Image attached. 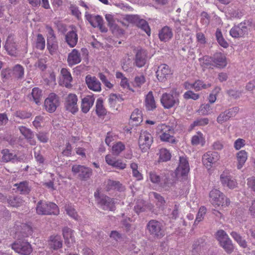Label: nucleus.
<instances>
[{"instance_id": "f257e3e1", "label": "nucleus", "mask_w": 255, "mask_h": 255, "mask_svg": "<svg viewBox=\"0 0 255 255\" xmlns=\"http://www.w3.org/2000/svg\"><path fill=\"white\" fill-rule=\"evenodd\" d=\"M146 229L149 235L155 239H161L165 235L163 224L156 220H150L147 224Z\"/></svg>"}, {"instance_id": "f03ea898", "label": "nucleus", "mask_w": 255, "mask_h": 255, "mask_svg": "<svg viewBox=\"0 0 255 255\" xmlns=\"http://www.w3.org/2000/svg\"><path fill=\"white\" fill-rule=\"evenodd\" d=\"M36 212L39 215H58V206L52 202H46L40 201L36 206Z\"/></svg>"}, {"instance_id": "7ed1b4c3", "label": "nucleus", "mask_w": 255, "mask_h": 255, "mask_svg": "<svg viewBox=\"0 0 255 255\" xmlns=\"http://www.w3.org/2000/svg\"><path fill=\"white\" fill-rule=\"evenodd\" d=\"M209 196L210 202L214 206H228L230 204V200L218 189H212Z\"/></svg>"}, {"instance_id": "20e7f679", "label": "nucleus", "mask_w": 255, "mask_h": 255, "mask_svg": "<svg viewBox=\"0 0 255 255\" xmlns=\"http://www.w3.org/2000/svg\"><path fill=\"white\" fill-rule=\"evenodd\" d=\"M156 132L160 134V139L162 141L168 142L171 143L176 142V140L170 133H173V129L165 124L159 125L156 128Z\"/></svg>"}, {"instance_id": "39448f33", "label": "nucleus", "mask_w": 255, "mask_h": 255, "mask_svg": "<svg viewBox=\"0 0 255 255\" xmlns=\"http://www.w3.org/2000/svg\"><path fill=\"white\" fill-rule=\"evenodd\" d=\"M216 238L221 247L228 254H231L234 249L231 240L226 232L222 230L218 231L216 233Z\"/></svg>"}, {"instance_id": "423d86ee", "label": "nucleus", "mask_w": 255, "mask_h": 255, "mask_svg": "<svg viewBox=\"0 0 255 255\" xmlns=\"http://www.w3.org/2000/svg\"><path fill=\"white\" fill-rule=\"evenodd\" d=\"M11 248L21 255H29L32 251L31 245L24 240H17L11 244Z\"/></svg>"}, {"instance_id": "0eeeda50", "label": "nucleus", "mask_w": 255, "mask_h": 255, "mask_svg": "<svg viewBox=\"0 0 255 255\" xmlns=\"http://www.w3.org/2000/svg\"><path fill=\"white\" fill-rule=\"evenodd\" d=\"M153 142V137L148 131H141L138 139L139 147L142 152H146Z\"/></svg>"}, {"instance_id": "6e6552de", "label": "nucleus", "mask_w": 255, "mask_h": 255, "mask_svg": "<svg viewBox=\"0 0 255 255\" xmlns=\"http://www.w3.org/2000/svg\"><path fill=\"white\" fill-rule=\"evenodd\" d=\"M47 46L51 54H53L57 51L58 46L53 30L51 27L47 26Z\"/></svg>"}, {"instance_id": "1a4fd4ad", "label": "nucleus", "mask_w": 255, "mask_h": 255, "mask_svg": "<svg viewBox=\"0 0 255 255\" xmlns=\"http://www.w3.org/2000/svg\"><path fill=\"white\" fill-rule=\"evenodd\" d=\"M219 158L220 155L217 152L208 151L203 155L202 162L204 166L209 169L219 160Z\"/></svg>"}, {"instance_id": "9d476101", "label": "nucleus", "mask_w": 255, "mask_h": 255, "mask_svg": "<svg viewBox=\"0 0 255 255\" xmlns=\"http://www.w3.org/2000/svg\"><path fill=\"white\" fill-rule=\"evenodd\" d=\"M72 171L74 174H78L79 178L84 180L89 178L92 172L90 168L80 165H73Z\"/></svg>"}, {"instance_id": "9b49d317", "label": "nucleus", "mask_w": 255, "mask_h": 255, "mask_svg": "<svg viewBox=\"0 0 255 255\" xmlns=\"http://www.w3.org/2000/svg\"><path fill=\"white\" fill-rule=\"evenodd\" d=\"M172 74V72L169 67L165 64L158 66L156 71V77L158 80L161 82H164L169 79Z\"/></svg>"}, {"instance_id": "f8f14e48", "label": "nucleus", "mask_w": 255, "mask_h": 255, "mask_svg": "<svg viewBox=\"0 0 255 255\" xmlns=\"http://www.w3.org/2000/svg\"><path fill=\"white\" fill-rule=\"evenodd\" d=\"M59 105L58 97L54 93H50L45 100L44 106L46 110L55 112Z\"/></svg>"}, {"instance_id": "ddd939ff", "label": "nucleus", "mask_w": 255, "mask_h": 255, "mask_svg": "<svg viewBox=\"0 0 255 255\" xmlns=\"http://www.w3.org/2000/svg\"><path fill=\"white\" fill-rule=\"evenodd\" d=\"M160 102L165 109H169L179 103L178 99L172 95L167 93L162 94Z\"/></svg>"}, {"instance_id": "4468645a", "label": "nucleus", "mask_w": 255, "mask_h": 255, "mask_svg": "<svg viewBox=\"0 0 255 255\" xmlns=\"http://www.w3.org/2000/svg\"><path fill=\"white\" fill-rule=\"evenodd\" d=\"M126 19L131 22L136 23V25L144 31L148 36L150 35V29L145 20L139 19L137 16L131 15H127Z\"/></svg>"}, {"instance_id": "2eb2a0df", "label": "nucleus", "mask_w": 255, "mask_h": 255, "mask_svg": "<svg viewBox=\"0 0 255 255\" xmlns=\"http://www.w3.org/2000/svg\"><path fill=\"white\" fill-rule=\"evenodd\" d=\"M248 28L245 22H241L231 28L230 34L234 38L242 37L248 33Z\"/></svg>"}, {"instance_id": "dca6fc26", "label": "nucleus", "mask_w": 255, "mask_h": 255, "mask_svg": "<svg viewBox=\"0 0 255 255\" xmlns=\"http://www.w3.org/2000/svg\"><path fill=\"white\" fill-rule=\"evenodd\" d=\"M220 180L224 186H227L230 189H234L237 186L236 180L227 172H223L221 174Z\"/></svg>"}, {"instance_id": "f3484780", "label": "nucleus", "mask_w": 255, "mask_h": 255, "mask_svg": "<svg viewBox=\"0 0 255 255\" xmlns=\"http://www.w3.org/2000/svg\"><path fill=\"white\" fill-rule=\"evenodd\" d=\"M85 82L90 90L94 92L101 91V83L96 77L88 75L85 78Z\"/></svg>"}, {"instance_id": "a211bd4d", "label": "nucleus", "mask_w": 255, "mask_h": 255, "mask_svg": "<svg viewBox=\"0 0 255 255\" xmlns=\"http://www.w3.org/2000/svg\"><path fill=\"white\" fill-rule=\"evenodd\" d=\"M60 74V84L68 88H71L72 77L70 72L66 68H63L61 69Z\"/></svg>"}, {"instance_id": "6ab92c4d", "label": "nucleus", "mask_w": 255, "mask_h": 255, "mask_svg": "<svg viewBox=\"0 0 255 255\" xmlns=\"http://www.w3.org/2000/svg\"><path fill=\"white\" fill-rule=\"evenodd\" d=\"M189 170V165L187 159L183 156L180 157L179 164L176 170V174L182 176L186 175Z\"/></svg>"}, {"instance_id": "aec40b11", "label": "nucleus", "mask_w": 255, "mask_h": 255, "mask_svg": "<svg viewBox=\"0 0 255 255\" xmlns=\"http://www.w3.org/2000/svg\"><path fill=\"white\" fill-rule=\"evenodd\" d=\"M99 204L104 210L113 211L115 210V200L107 196H102L99 198Z\"/></svg>"}, {"instance_id": "412c9836", "label": "nucleus", "mask_w": 255, "mask_h": 255, "mask_svg": "<svg viewBox=\"0 0 255 255\" xmlns=\"http://www.w3.org/2000/svg\"><path fill=\"white\" fill-rule=\"evenodd\" d=\"M105 160L108 164L115 167L118 169L124 170L127 167V164L121 159H116L111 157L110 155H107Z\"/></svg>"}, {"instance_id": "4be33fe9", "label": "nucleus", "mask_w": 255, "mask_h": 255, "mask_svg": "<svg viewBox=\"0 0 255 255\" xmlns=\"http://www.w3.org/2000/svg\"><path fill=\"white\" fill-rule=\"evenodd\" d=\"M146 60V51L141 48L137 49L135 58V63L136 66L139 68L143 67L145 64Z\"/></svg>"}, {"instance_id": "5701e85b", "label": "nucleus", "mask_w": 255, "mask_h": 255, "mask_svg": "<svg viewBox=\"0 0 255 255\" xmlns=\"http://www.w3.org/2000/svg\"><path fill=\"white\" fill-rule=\"evenodd\" d=\"M77 97L75 94H69L66 100V109L69 112H77L78 110L77 102Z\"/></svg>"}, {"instance_id": "b1692460", "label": "nucleus", "mask_w": 255, "mask_h": 255, "mask_svg": "<svg viewBox=\"0 0 255 255\" xmlns=\"http://www.w3.org/2000/svg\"><path fill=\"white\" fill-rule=\"evenodd\" d=\"M66 42L70 47H75L78 42V36L75 28L68 31L65 36Z\"/></svg>"}, {"instance_id": "393cba45", "label": "nucleus", "mask_w": 255, "mask_h": 255, "mask_svg": "<svg viewBox=\"0 0 255 255\" xmlns=\"http://www.w3.org/2000/svg\"><path fill=\"white\" fill-rule=\"evenodd\" d=\"M227 62L225 55L221 53H217L213 55V66L223 68L226 66Z\"/></svg>"}, {"instance_id": "a878e982", "label": "nucleus", "mask_w": 255, "mask_h": 255, "mask_svg": "<svg viewBox=\"0 0 255 255\" xmlns=\"http://www.w3.org/2000/svg\"><path fill=\"white\" fill-rule=\"evenodd\" d=\"M81 61V54L77 49H73L68 54L67 61L69 66H72L78 64Z\"/></svg>"}, {"instance_id": "bb28decb", "label": "nucleus", "mask_w": 255, "mask_h": 255, "mask_svg": "<svg viewBox=\"0 0 255 255\" xmlns=\"http://www.w3.org/2000/svg\"><path fill=\"white\" fill-rule=\"evenodd\" d=\"M158 36L161 41L166 42L169 41L173 36L172 29L168 26L163 27L159 31Z\"/></svg>"}, {"instance_id": "cd10ccee", "label": "nucleus", "mask_w": 255, "mask_h": 255, "mask_svg": "<svg viewBox=\"0 0 255 255\" xmlns=\"http://www.w3.org/2000/svg\"><path fill=\"white\" fill-rule=\"evenodd\" d=\"M144 106L148 111H153L155 109L156 106L152 92L149 91L145 96Z\"/></svg>"}, {"instance_id": "c85d7f7f", "label": "nucleus", "mask_w": 255, "mask_h": 255, "mask_svg": "<svg viewBox=\"0 0 255 255\" xmlns=\"http://www.w3.org/2000/svg\"><path fill=\"white\" fill-rule=\"evenodd\" d=\"M42 97V90L37 87L34 88L31 93L28 95L29 100L34 102L36 104L40 103Z\"/></svg>"}, {"instance_id": "c756f323", "label": "nucleus", "mask_w": 255, "mask_h": 255, "mask_svg": "<svg viewBox=\"0 0 255 255\" xmlns=\"http://www.w3.org/2000/svg\"><path fill=\"white\" fill-rule=\"evenodd\" d=\"M4 48L8 54L11 56H16L17 54L16 45L12 39L8 38L4 45Z\"/></svg>"}, {"instance_id": "7c9ffc66", "label": "nucleus", "mask_w": 255, "mask_h": 255, "mask_svg": "<svg viewBox=\"0 0 255 255\" xmlns=\"http://www.w3.org/2000/svg\"><path fill=\"white\" fill-rule=\"evenodd\" d=\"M94 98L91 96H87L82 100L81 107L82 112H88L93 106Z\"/></svg>"}, {"instance_id": "2f4dec72", "label": "nucleus", "mask_w": 255, "mask_h": 255, "mask_svg": "<svg viewBox=\"0 0 255 255\" xmlns=\"http://www.w3.org/2000/svg\"><path fill=\"white\" fill-rule=\"evenodd\" d=\"M106 188L108 191L117 190L119 191H123L125 190L124 186L120 181L111 179L108 180Z\"/></svg>"}, {"instance_id": "473e14b6", "label": "nucleus", "mask_w": 255, "mask_h": 255, "mask_svg": "<svg viewBox=\"0 0 255 255\" xmlns=\"http://www.w3.org/2000/svg\"><path fill=\"white\" fill-rule=\"evenodd\" d=\"M16 187L17 192L21 194H27L30 191V187L26 181L20 182L19 183H16L14 185Z\"/></svg>"}, {"instance_id": "72a5a7b5", "label": "nucleus", "mask_w": 255, "mask_h": 255, "mask_svg": "<svg viewBox=\"0 0 255 255\" xmlns=\"http://www.w3.org/2000/svg\"><path fill=\"white\" fill-rule=\"evenodd\" d=\"M49 245L54 250H57L62 246V241L60 236H51L50 237Z\"/></svg>"}, {"instance_id": "f704fd0d", "label": "nucleus", "mask_w": 255, "mask_h": 255, "mask_svg": "<svg viewBox=\"0 0 255 255\" xmlns=\"http://www.w3.org/2000/svg\"><path fill=\"white\" fill-rule=\"evenodd\" d=\"M247 158V152L244 150H241L237 153V158L238 160L237 168L238 169H240L242 168Z\"/></svg>"}, {"instance_id": "c9c22d12", "label": "nucleus", "mask_w": 255, "mask_h": 255, "mask_svg": "<svg viewBox=\"0 0 255 255\" xmlns=\"http://www.w3.org/2000/svg\"><path fill=\"white\" fill-rule=\"evenodd\" d=\"M11 72L12 76L17 79H21L24 75V68L19 65L17 64L13 68Z\"/></svg>"}, {"instance_id": "e433bc0d", "label": "nucleus", "mask_w": 255, "mask_h": 255, "mask_svg": "<svg viewBox=\"0 0 255 255\" xmlns=\"http://www.w3.org/2000/svg\"><path fill=\"white\" fill-rule=\"evenodd\" d=\"M7 201L11 206L16 208L22 206L24 203V201L19 196L9 197Z\"/></svg>"}, {"instance_id": "4c0bfd02", "label": "nucleus", "mask_w": 255, "mask_h": 255, "mask_svg": "<svg viewBox=\"0 0 255 255\" xmlns=\"http://www.w3.org/2000/svg\"><path fill=\"white\" fill-rule=\"evenodd\" d=\"M211 86V83L206 84L200 80H197L193 83V89L196 91H199L203 89H206Z\"/></svg>"}, {"instance_id": "58836bf2", "label": "nucleus", "mask_w": 255, "mask_h": 255, "mask_svg": "<svg viewBox=\"0 0 255 255\" xmlns=\"http://www.w3.org/2000/svg\"><path fill=\"white\" fill-rule=\"evenodd\" d=\"M65 210L66 214L75 220H78L79 216L74 208L71 204H66L65 206Z\"/></svg>"}, {"instance_id": "ea45409f", "label": "nucleus", "mask_w": 255, "mask_h": 255, "mask_svg": "<svg viewBox=\"0 0 255 255\" xmlns=\"http://www.w3.org/2000/svg\"><path fill=\"white\" fill-rule=\"evenodd\" d=\"M174 185V180L169 177H166L160 183V186L166 191L169 190Z\"/></svg>"}, {"instance_id": "a19ab883", "label": "nucleus", "mask_w": 255, "mask_h": 255, "mask_svg": "<svg viewBox=\"0 0 255 255\" xmlns=\"http://www.w3.org/2000/svg\"><path fill=\"white\" fill-rule=\"evenodd\" d=\"M130 167L131 169L133 176L138 181L142 180V175L138 170V164L135 162H131L130 164Z\"/></svg>"}, {"instance_id": "79ce46f5", "label": "nucleus", "mask_w": 255, "mask_h": 255, "mask_svg": "<svg viewBox=\"0 0 255 255\" xmlns=\"http://www.w3.org/2000/svg\"><path fill=\"white\" fill-rule=\"evenodd\" d=\"M63 236L66 242L69 243L70 241H74L73 231L68 227H65L63 229Z\"/></svg>"}, {"instance_id": "37998d69", "label": "nucleus", "mask_w": 255, "mask_h": 255, "mask_svg": "<svg viewBox=\"0 0 255 255\" xmlns=\"http://www.w3.org/2000/svg\"><path fill=\"white\" fill-rule=\"evenodd\" d=\"M20 133L24 136L27 139H31L34 137V134L33 132L24 126H20L18 128Z\"/></svg>"}, {"instance_id": "c03bdc74", "label": "nucleus", "mask_w": 255, "mask_h": 255, "mask_svg": "<svg viewBox=\"0 0 255 255\" xmlns=\"http://www.w3.org/2000/svg\"><path fill=\"white\" fill-rule=\"evenodd\" d=\"M216 37L218 43L224 48H227L229 46L228 42L224 38L222 32L219 29L216 31Z\"/></svg>"}, {"instance_id": "a18cd8bd", "label": "nucleus", "mask_w": 255, "mask_h": 255, "mask_svg": "<svg viewBox=\"0 0 255 255\" xmlns=\"http://www.w3.org/2000/svg\"><path fill=\"white\" fill-rule=\"evenodd\" d=\"M1 153L2 154V160L5 162H9L16 157L15 154L10 153L7 149H3Z\"/></svg>"}, {"instance_id": "49530a36", "label": "nucleus", "mask_w": 255, "mask_h": 255, "mask_svg": "<svg viewBox=\"0 0 255 255\" xmlns=\"http://www.w3.org/2000/svg\"><path fill=\"white\" fill-rule=\"evenodd\" d=\"M171 158V154L169 151L165 148L161 149L159 151V161L166 162Z\"/></svg>"}, {"instance_id": "de8ad7c7", "label": "nucleus", "mask_w": 255, "mask_h": 255, "mask_svg": "<svg viewBox=\"0 0 255 255\" xmlns=\"http://www.w3.org/2000/svg\"><path fill=\"white\" fill-rule=\"evenodd\" d=\"M125 149V144L123 142L119 141L114 144L112 147V152L114 155H118Z\"/></svg>"}, {"instance_id": "09e8293b", "label": "nucleus", "mask_w": 255, "mask_h": 255, "mask_svg": "<svg viewBox=\"0 0 255 255\" xmlns=\"http://www.w3.org/2000/svg\"><path fill=\"white\" fill-rule=\"evenodd\" d=\"M231 236L237 241L240 246L244 248L247 247V245L246 241L243 239L242 237L237 233L232 232L231 233Z\"/></svg>"}, {"instance_id": "8fccbe9b", "label": "nucleus", "mask_w": 255, "mask_h": 255, "mask_svg": "<svg viewBox=\"0 0 255 255\" xmlns=\"http://www.w3.org/2000/svg\"><path fill=\"white\" fill-rule=\"evenodd\" d=\"M47 58L46 56H43L39 58L35 63L34 66L41 71H44L47 68L46 62Z\"/></svg>"}, {"instance_id": "3c124183", "label": "nucleus", "mask_w": 255, "mask_h": 255, "mask_svg": "<svg viewBox=\"0 0 255 255\" xmlns=\"http://www.w3.org/2000/svg\"><path fill=\"white\" fill-rule=\"evenodd\" d=\"M130 120L134 125L137 126L142 121L141 113H132Z\"/></svg>"}, {"instance_id": "603ef678", "label": "nucleus", "mask_w": 255, "mask_h": 255, "mask_svg": "<svg viewBox=\"0 0 255 255\" xmlns=\"http://www.w3.org/2000/svg\"><path fill=\"white\" fill-rule=\"evenodd\" d=\"M45 46V39L41 34H38L37 36L36 41V47L40 50H43Z\"/></svg>"}, {"instance_id": "864d4df0", "label": "nucleus", "mask_w": 255, "mask_h": 255, "mask_svg": "<svg viewBox=\"0 0 255 255\" xmlns=\"http://www.w3.org/2000/svg\"><path fill=\"white\" fill-rule=\"evenodd\" d=\"M183 98L186 100L192 99L197 100L200 98V95L194 93L192 91L189 90L184 94Z\"/></svg>"}, {"instance_id": "5fc2aeb1", "label": "nucleus", "mask_w": 255, "mask_h": 255, "mask_svg": "<svg viewBox=\"0 0 255 255\" xmlns=\"http://www.w3.org/2000/svg\"><path fill=\"white\" fill-rule=\"evenodd\" d=\"M204 140L203 134L200 132H198L196 135L192 137L191 143L193 145H196L202 142Z\"/></svg>"}, {"instance_id": "6e6d98bb", "label": "nucleus", "mask_w": 255, "mask_h": 255, "mask_svg": "<svg viewBox=\"0 0 255 255\" xmlns=\"http://www.w3.org/2000/svg\"><path fill=\"white\" fill-rule=\"evenodd\" d=\"M206 213V208L204 207H201L199 210L194 224H197L201 221H202L203 219H204V216L205 215Z\"/></svg>"}, {"instance_id": "4d7b16f0", "label": "nucleus", "mask_w": 255, "mask_h": 255, "mask_svg": "<svg viewBox=\"0 0 255 255\" xmlns=\"http://www.w3.org/2000/svg\"><path fill=\"white\" fill-rule=\"evenodd\" d=\"M231 117V114L230 113H221L218 116L217 121L218 123L222 124L228 120Z\"/></svg>"}, {"instance_id": "13d9d810", "label": "nucleus", "mask_w": 255, "mask_h": 255, "mask_svg": "<svg viewBox=\"0 0 255 255\" xmlns=\"http://www.w3.org/2000/svg\"><path fill=\"white\" fill-rule=\"evenodd\" d=\"M152 194L157 201V205L163 209L166 203L164 198L156 192H152Z\"/></svg>"}, {"instance_id": "bf43d9fd", "label": "nucleus", "mask_w": 255, "mask_h": 255, "mask_svg": "<svg viewBox=\"0 0 255 255\" xmlns=\"http://www.w3.org/2000/svg\"><path fill=\"white\" fill-rule=\"evenodd\" d=\"M93 20L91 21V25L94 27H99L101 28L103 24V18L99 15H95Z\"/></svg>"}, {"instance_id": "052dcab7", "label": "nucleus", "mask_w": 255, "mask_h": 255, "mask_svg": "<svg viewBox=\"0 0 255 255\" xmlns=\"http://www.w3.org/2000/svg\"><path fill=\"white\" fill-rule=\"evenodd\" d=\"M221 89L220 87H216L213 90L212 93H211L208 97V100L211 104L214 103L217 99V95L220 91Z\"/></svg>"}, {"instance_id": "680f3d73", "label": "nucleus", "mask_w": 255, "mask_h": 255, "mask_svg": "<svg viewBox=\"0 0 255 255\" xmlns=\"http://www.w3.org/2000/svg\"><path fill=\"white\" fill-rule=\"evenodd\" d=\"M149 177L151 182L158 184L160 181V176L154 171H151L149 173Z\"/></svg>"}, {"instance_id": "e2e57ef3", "label": "nucleus", "mask_w": 255, "mask_h": 255, "mask_svg": "<svg viewBox=\"0 0 255 255\" xmlns=\"http://www.w3.org/2000/svg\"><path fill=\"white\" fill-rule=\"evenodd\" d=\"M145 82V78L143 75H139L135 76L134 80V84L137 87H140Z\"/></svg>"}, {"instance_id": "0e129e2a", "label": "nucleus", "mask_w": 255, "mask_h": 255, "mask_svg": "<svg viewBox=\"0 0 255 255\" xmlns=\"http://www.w3.org/2000/svg\"><path fill=\"white\" fill-rule=\"evenodd\" d=\"M209 120L207 118L198 119L195 121L191 126L194 127L195 126H204L208 124Z\"/></svg>"}, {"instance_id": "69168bd1", "label": "nucleus", "mask_w": 255, "mask_h": 255, "mask_svg": "<svg viewBox=\"0 0 255 255\" xmlns=\"http://www.w3.org/2000/svg\"><path fill=\"white\" fill-rule=\"evenodd\" d=\"M16 119L15 121L19 122L17 119H25L29 118L31 117V114L30 113H15Z\"/></svg>"}, {"instance_id": "338daca9", "label": "nucleus", "mask_w": 255, "mask_h": 255, "mask_svg": "<svg viewBox=\"0 0 255 255\" xmlns=\"http://www.w3.org/2000/svg\"><path fill=\"white\" fill-rule=\"evenodd\" d=\"M109 236L111 239L115 240L116 242H118L122 238V234L117 231H111Z\"/></svg>"}, {"instance_id": "774afa93", "label": "nucleus", "mask_w": 255, "mask_h": 255, "mask_svg": "<svg viewBox=\"0 0 255 255\" xmlns=\"http://www.w3.org/2000/svg\"><path fill=\"white\" fill-rule=\"evenodd\" d=\"M245 145V140L242 138H238L234 143V147L237 150H239Z\"/></svg>"}]
</instances>
